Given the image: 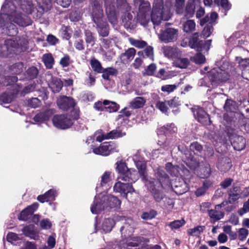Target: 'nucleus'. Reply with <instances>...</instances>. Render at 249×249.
<instances>
[{
  "label": "nucleus",
  "mask_w": 249,
  "mask_h": 249,
  "mask_svg": "<svg viewBox=\"0 0 249 249\" xmlns=\"http://www.w3.org/2000/svg\"><path fill=\"white\" fill-rule=\"evenodd\" d=\"M249 211V198L248 200L244 203L242 208L238 210V213L240 215L242 216L247 212Z\"/></svg>",
  "instance_id": "obj_64"
},
{
  "label": "nucleus",
  "mask_w": 249,
  "mask_h": 249,
  "mask_svg": "<svg viewBox=\"0 0 249 249\" xmlns=\"http://www.w3.org/2000/svg\"><path fill=\"white\" fill-rule=\"evenodd\" d=\"M107 147H108L109 155L111 153L119 151V146L113 142H107Z\"/></svg>",
  "instance_id": "obj_58"
},
{
  "label": "nucleus",
  "mask_w": 249,
  "mask_h": 249,
  "mask_svg": "<svg viewBox=\"0 0 249 249\" xmlns=\"http://www.w3.org/2000/svg\"><path fill=\"white\" fill-rule=\"evenodd\" d=\"M204 230L202 226H198L187 230V233L191 236H198Z\"/></svg>",
  "instance_id": "obj_47"
},
{
  "label": "nucleus",
  "mask_w": 249,
  "mask_h": 249,
  "mask_svg": "<svg viewBox=\"0 0 249 249\" xmlns=\"http://www.w3.org/2000/svg\"><path fill=\"white\" fill-rule=\"evenodd\" d=\"M146 102V99L143 97H136L133 99L128 104L129 107L133 109L143 107Z\"/></svg>",
  "instance_id": "obj_22"
},
{
  "label": "nucleus",
  "mask_w": 249,
  "mask_h": 249,
  "mask_svg": "<svg viewBox=\"0 0 249 249\" xmlns=\"http://www.w3.org/2000/svg\"><path fill=\"white\" fill-rule=\"evenodd\" d=\"M48 112H41L36 114L34 118V120L37 123H41L49 119Z\"/></svg>",
  "instance_id": "obj_46"
},
{
  "label": "nucleus",
  "mask_w": 249,
  "mask_h": 249,
  "mask_svg": "<svg viewBox=\"0 0 249 249\" xmlns=\"http://www.w3.org/2000/svg\"><path fill=\"white\" fill-rule=\"evenodd\" d=\"M52 3L50 0H42L41 3H39L37 10V17H40L43 13L50 10L52 7Z\"/></svg>",
  "instance_id": "obj_24"
},
{
  "label": "nucleus",
  "mask_w": 249,
  "mask_h": 249,
  "mask_svg": "<svg viewBox=\"0 0 249 249\" xmlns=\"http://www.w3.org/2000/svg\"><path fill=\"white\" fill-rule=\"evenodd\" d=\"M104 104L105 105V109L109 112L117 111L119 108V105L114 102H110L108 100H105Z\"/></svg>",
  "instance_id": "obj_38"
},
{
  "label": "nucleus",
  "mask_w": 249,
  "mask_h": 249,
  "mask_svg": "<svg viewBox=\"0 0 249 249\" xmlns=\"http://www.w3.org/2000/svg\"><path fill=\"white\" fill-rule=\"evenodd\" d=\"M178 31L173 28H167L160 31L159 34V39L162 42L168 43L173 42L177 40Z\"/></svg>",
  "instance_id": "obj_11"
},
{
  "label": "nucleus",
  "mask_w": 249,
  "mask_h": 249,
  "mask_svg": "<svg viewBox=\"0 0 249 249\" xmlns=\"http://www.w3.org/2000/svg\"><path fill=\"white\" fill-rule=\"evenodd\" d=\"M140 238L138 237L129 238L127 241V243L124 246L120 247V249H129V247H136L138 246L140 243Z\"/></svg>",
  "instance_id": "obj_39"
},
{
  "label": "nucleus",
  "mask_w": 249,
  "mask_h": 249,
  "mask_svg": "<svg viewBox=\"0 0 249 249\" xmlns=\"http://www.w3.org/2000/svg\"><path fill=\"white\" fill-rule=\"evenodd\" d=\"M107 136V133L105 134L103 133L102 130H98L94 133L93 136H90L87 139L86 142L89 144L90 143V142H92L94 140H96L97 142H101L103 140L108 139Z\"/></svg>",
  "instance_id": "obj_25"
},
{
  "label": "nucleus",
  "mask_w": 249,
  "mask_h": 249,
  "mask_svg": "<svg viewBox=\"0 0 249 249\" xmlns=\"http://www.w3.org/2000/svg\"><path fill=\"white\" fill-rule=\"evenodd\" d=\"M137 20L141 25L143 26H146L150 21L149 13L139 12Z\"/></svg>",
  "instance_id": "obj_36"
},
{
  "label": "nucleus",
  "mask_w": 249,
  "mask_h": 249,
  "mask_svg": "<svg viewBox=\"0 0 249 249\" xmlns=\"http://www.w3.org/2000/svg\"><path fill=\"white\" fill-rule=\"evenodd\" d=\"M171 17L170 8L167 5H162L159 3L153 6L151 17L153 24L158 25L162 20H168Z\"/></svg>",
  "instance_id": "obj_7"
},
{
  "label": "nucleus",
  "mask_w": 249,
  "mask_h": 249,
  "mask_svg": "<svg viewBox=\"0 0 249 249\" xmlns=\"http://www.w3.org/2000/svg\"><path fill=\"white\" fill-rule=\"evenodd\" d=\"M119 220H125V224L124 226L122 227L120 231L121 232L125 229L129 228L130 231H133L134 229L136 227V223L133 220L130 218H128L126 219L124 217L120 216H114V217H108L105 218L99 227V230L102 233H108L111 231L112 228L114 226L116 222Z\"/></svg>",
  "instance_id": "obj_5"
},
{
  "label": "nucleus",
  "mask_w": 249,
  "mask_h": 249,
  "mask_svg": "<svg viewBox=\"0 0 249 249\" xmlns=\"http://www.w3.org/2000/svg\"><path fill=\"white\" fill-rule=\"evenodd\" d=\"M57 193L56 191L53 189H50L44 194L39 195L37 196V199L41 203L55 200Z\"/></svg>",
  "instance_id": "obj_21"
},
{
  "label": "nucleus",
  "mask_w": 249,
  "mask_h": 249,
  "mask_svg": "<svg viewBox=\"0 0 249 249\" xmlns=\"http://www.w3.org/2000/svg\"><path fill=\"white\" fill-rule=\"evenodd\" d=\"M26 73L28 79H33L37 76L38 70L36 67H31L27 70Z\"/></svg>",
  "instance_id": "obj_57"
},
{
  "label": "nucleus",
  "mask_w": 249,
  "mask_h": 249,
  "mask_svg": "<svg viewBox=\"0 0 249 249\" xmlns=\"http://www.w3.org/2000/svg\"><path fill=\"white\" fill-rule=\"evenodd\" d=\"M217 18L218 14L215 12H212L211 14L210 17H209V16L207 15L200 20V25L201 26H203L207 22L213 25V23H215L216 20Z\"/></svg>",
  "instance_id": "obj_34"
},
{
  "label": "nucleus",
  "mask_w": 249,
  "mask_h": 249,
  "mask_svg": "<svg viewBox=\"0 0 249 249\" xmlns=\"http://www.w3.org/2000/svg\"><path fill=\"white\" fill-rule=\"evenodd\" d=\"M162 49L164 55L168 58H174L178 56L179 51L176 48L165 46Z\"/></svg>",
  "instance_id": "obj_26"
},
{
  "label": "nucleus",
  "mask_w": 249,
  "mask_h": 249,
  "mask_svg": "<svg viewBox=\"0 0 249 249\" xmlns=\"http://www.w3.org/2000/svg\"><path fill=\"white\" fill-rule=\"evenodd\" d=\"M231 143L234 149L236 150H242L245 147V140L242 136L235 137L234 139L231 140Z\"/></svg>",
  "instance_id": "obj_27"
},
{
  "label": "nucleus",
  "mask_w": 249,
  "mask_h": 249,
  "mask_svg": "<svg viewBox=\"0 0 249 249\" xmlns=\"http://www.w3.org/2000/svg\"><path fill=\"white\" fill-rule=\"evenodd\" d=\"M150 8V4L148 1H143L139 4V12H142L145 13H149L148 12Z\"/></svg>",
  "instance_id": "obj_56"
},
{
  "label": "nucleus",
  "mask_w": 249,
  "mask_h": 249,
  "mask_svg": "<svg viewBox=\"0 0 249 249\" xmlns=\"http://www.w3.org/2000/svg\"><path fill=\"white\" fill-rule=\"evenodd\" d=\"M85 36L86 43L91 46H93L96 41V38L94 34L89 30H86L85 32Z\"/></svg>",
  "instance_id": "obj_45"
},
{
  "label": "nucleus",
  "mask_w": 249,
  "mask_h": 249,
  "mask_svg": "<svg viewBox=\"0 0 249 249\" xmlns=\"http://www.w3.org/2000/svg\"><path fill=\"white\" fill-rule=\"evenodd\" d=\"M174 102V100L168 102L158 101L156 104V106L161 112L166 113L167 112L168 109V106H170V107H173V103Z\"/></svg>",
  "instance_id": "obj_33"
},
{
  "label": "nucleus",
  "mask_w": 249,
  "mask_h": 249,
  "mask_svg": "<svg viewBox=\"0 0 249 249\" xmlns=\"http://www.w3.org/2000/svg\"><path fill=\"white\" fill-rule=\"evenodd\" d=\"M133 160L135 163L139 174L142 177V179L145 181V184L147 188L152 193L153 197L157 202H160L163 198V195L160 192V188H167L172 187V183L169 180L167 175L160 169H158L156 175L159 181L155 179H149L145 175V162L143 159L139 154H136L133 157Z\"/></svg>",
  "instance_id": "obj_1"
},
{
  "label": "nucleus",
  "mask_w": 249,
  "mask_h": 249,
  "mask_svg": "<svg viewBox=\"0 0 249 249\" xmlns=\"http://www.w3.org/2000/svg\"><path fill=\"white\" fill-rule=\"evenodd\" d=\"M190 148L192 151L189 150L185 151L182 158L188 167L191 169L195 170L199 165V162L195 156V151L200 152L202 147L198 142H195L191 144Z\"/></svg>",
  "instance_id": "obj_8"
},
{
  "label": "nucleus",
  "mask_w": 249,
  "mask_h": 249,
  "mask_svg": "<svg viewBox=\"0 0 249 249\" xmlns=\"http://www.w3.org/2000/svg\"><path fill=\"white\" fill-rule=\"evenodd\" d=\"M40 103V100L37 98H32L27 101L28 105L33 108L39 107Z\"/></svg>",
  "instance_id": "obj_59"
},
{
  "label": "nucleus",
  "mask_w": 249,
  "mask_h": 249,
  "mask_svg": "<svg viewBox=\"0 0 249 249\" xmlns=\"http://www.w3.org/2000/svg\"><path fill=\"white\" fill-rule=\"evenodd\" d=\"M211 169L209 164H206L200 168L199 176L201 178H207L210 175Z\"/></svg>",
  "instance_id": "obj_52"
},
{
  "label": "nucleus",
  "mask_w": 249,
  "mask_h": 249,
  "mask_svg": "<svg viewBox=\"0 0 249 249\" xmlns=\"http://www.w3.org/2000/svg\"><path fill=\"white\" fill-rule=\"evenodd\" d=\"M103 198L104 199V201L105 202V204L107 205V208H116L120 206L121 205L120 200L116 196L104 194Z\"/></svg>",
  "instance_id": "obj_19"
},
{
  "label": "nucleus",
  "mask_w": 249,
  "mask_h": 249,
  "mask_svg": "<svg viewBox=\"0 0 249 249\" xmlns=\"http://www.w3.org/2000/svg\"><path fill=\"white\" fill-rule=\"evenodd\" d=\"M111 172L109 171L105 172L101 177V183L96 187L97 191H100V188H103L102 191L108 190L110 187L111 183Z\"/></svg>",
  "instance_id": "obj_17"
},
{
  "label": "nucleus",
  "mask_w": 249,
  "mask_h": 249,
  "mask_svg": "<svg viewBox=\"0 0 249 249\" xmlns=\"http://www.w3.org/2000/svg\"><path fill=\"white\" fill-rule=\"evenodd\" d=\"M107 145V142H104L98 148H93V152L97 155H100L102 156H107L109 155Z\"/></svg>",
  "instance_id": "obj_37"
},
{
  "label": "nucleus",
  "mask_w": 249,
  "mask_h": 249,
  "mask_svg": "<svg viewBox=\"0 0 249 249\" xmlns=\"http://www.w3.org/2000/svg\"><path fill=\"white\" fill-rule=\"evenodd\" d=\"M92 18L97 26L99 35L103 37L107 36L109 34V25L104 18L103 10L100 4L93 7Z\"/></svg>",
  "instance_id": "obj_6"
},
{
  "label": "nucleus",
  "mask_w": 249,
  "mask_h": 249,
  "mask_svg": "<svg viewBox=\"0 0 249 249\" xmlns=\"http://www.w3.org/2000/svg\"><path fill=\"white\" fill-rule=\"evenodd\" d=\"M116 170L119 176L118 179L127 183H123L118 180L113 186L115 192L120 193L121 195L126 198L128 194H132L135 192L132 183L135 182L138 178V174L135 170L128 169L125 163L118 162L116 163Z\"/></svg>",
  "instance_id": "obj_3"
},
{
  "label": "nucleus",
  "mask_w": 249,
  "mask_h": 249,
  "mask_svg": "<svg viewBox=\"0 0 249 249\" xmlns=\"http://www.w3.org/2000/svg\"><path fill=\"white\" fill-rule=\"evenodd\" d=\"M209 67L205 66L204 71L202 70V72L205 73L207 72L209 73V76L213 81H224L228 79V74L225 71H223L219 68H214L209 71Z\"/></svg>",
  "instance_id": "obj_10"
},
{
  "label": "nucleus",
  "mask_w": 249,
  "mask_h": 249,
  "mask_svg": "<svg viewBox=\"0 0 249 249\" xmlns=\"http://www.w3.org/2000/svg\"><path fill=\"white\" fill-rule=\"evenodd\" d=\"M38 207V204L36 202L33 203L23 210L18 217L20 220L26 221L32 215L34 212Z\"/></svg>",
  "instance_id": "obj_18"
},
{
  "label": "nucleus",
  "mask_w": 249,
  "mask_h": 249,
  "mask_svg": "<svg viewBox=\"0 0 249 249\" xmlns=\"http://www.w3.org/2000/svg\"><path fill=\"white\" fill-rule=\"evenodd\" d=\"M133 16L129 13H126L123 18V22L126 28H132L133 27Z\"/></svg>",
  "instance_id": "obj_42"
},
{
  "label": "nucleus",
  "mask_w": 249,
  "mask_h": 249,
  "mask_svg": "<svg viewBox=\"0 0 249 249\" xmlns=\"http://www.w3.org/2000/svg\"><path fill=\"white\" fill-rule=\"evenodd\" d=\"M112 0H106L105 5L106 13L109 22L114 26L117 24V18L115 12V8L112 3Z\"/></svg>",
  "instance_id": "obj_12"
},
{
  "label": "nucleus",
  "mask_w": 249,
  "mask_h": 249,
  "mask_svg": "<svg viewBox=\"0 0 249 249\" xmlns=\"http://www.w3.org/2000/svg\"><path fill=\"white\" fill-rule=\"evenodd\" d=\"M224 108L228 112H235L236 110L235 102L232 100H227L224 105Z\"/></svg>",
  "instance_id": "obj_48"
},
{
  "label": "nucleus",
  "mask_w": 249,
  "mask_h": 249,
  "mask_svg": "<svg viewBox=\"0 0 249 249\" xmlns=\"http://www.w3.org/2000/svg\"><path fill=\"white\" fill-rule=\"evenodd\" d=\"M6 237L7 240L12 244H14L15 242L20 240L22 238L21 235H18L14 232L8 233Z\"/></svg>",
  "instance_id": "obj_54"
},
{
  "label": "nucleus",
  "mask_w": 249,
  "mask_h": 249,
  "mask_svg": "<svg viewBox=\"0 0 249 249\" xmlns=\"http://www.w3.org/2000/svg\"><path fill=\"white\" fill-rule=\"evenodd\" d=\"M183 30L186 33H191L196 29V23L194 20L189 19L182 24Z\"/></svg>",
  "instance_id": "obj_35"
},
{
  "label": "nucleus",
  "mask_w": 249,
  "mask_h": 249,
  "mask_svg": "<svg viewBox=\"0 0 249 249\" xmlns=\"http://www.w3.org/2000/svg\"><path fill=\"white\" fill-rule=\"evenodd\" d=\"M195 12V6L192 3H188L186 5L185 16L187 18H191Z\"/></svg>",
  "instance_id": "obj_55"
},
{
  "label": "nucleus",
  "mask_w": 249,
  "mask_h": 249,
  "mask_svg": "<svg viewBox=\"0 0 249 249\" xmlns=\"http://www.w3.org/2000/svg\"><path fill=\"white\" fill-rule=\"evenodd\" d=\"M156 212L152 210L149 212L143 213L141 217L144 220H149L154 218L156 215Z\"/></svg>",
  "instance_id": "obj_61"
},
{
  "label": "nucleus",
  "mask_w": 249,
  "mask_h": 249,
  "mask_svg": "<svg viewBox=\"0 0 249 249\" xmlns=\"http://www.w3.org/2000/svg\"><path fill=\"white\" fill-rule=\"evenodd\" d=\"M225 205V203L222 202L219 205H216L214 209H212L209 211L208 214L211 223H214L215 222L223 218L224 216V213L218 210Z\"/></svg>",
  "instance_id": "obj_16"
},
{
  "label": "nucleus",
  "mask_w": 249,
  "mask_h": 249,
  "mask_svg": "<svg viewBox=\"0 0 249 249\" xmlns=\"http://www.w3.org/2000/svg\"><path fill=\"white\" fill-rule=\"evenodd\" d=\"M52 122L55 127L62 129H67L73 124L71 118L68 115L64 114L54 115Z\"/></svg>",
  "instance_id": "obj_9"
},
{
  "label": "nucleus",
  "mask_w": 249,
  "mask_h": 249,
  "mask_svg": "<svg viewBox=\"0 0 249 249\" xmlns=\"http://www.w3.org/2000/svg\"><path fill=\"white\" fill-rule=\"evenodd\" d=\"M125 135V132H124L122 129L120 128L111 131L107 133V138L109 139H117L122 137Z\"/></svg>",
  "instance_id": "obj_43"
},
{
  "label": "nucleus",
  "mask_w": 249,
  "mask_h": 249,
  "mask_svg": "<svg viewBox=\"0 0 249 249\" xmlns=\"http://www.w3.org/2000/svg\"><path fill=\"white\" fill-rule=\"evenodd\" d=\"M136 54V50L133 48L127 49L121 55V58L123 61H131L134 58Z\"/></svg>",
  "instance_id": "obj_32"
},
{
  "label": "nucleus",
  "mask_w": 249,
  "mask_h": 249,
  "mask_svg": "<svg viewBox=\"0 0 249 249\" xmlns=\"http://www.w3.org/2000/svg\"><path fill=\"white\" fill-rule=\"evenodd\" d=\"M22 231L26 236H29L31 238H36V231L33 225H30L24 227L22 229Z\"/></svg>",
  "instance_id": "obj_40"
},
{
  "label": "nucleus",
  "mask_w": 249,
  "mask_h": 249,
  "mask_svg": "<svg viewBox=\"0 0 249 249\" xmlns=\"http://www.w3.org/2000/svg\"><path fill=\"white\" fill-rule=\"evenodd\" d=\"M103 195L104 194H100L95 196L93 203L90 208L92 213L97 214L107 208V205L105 204L103 198Z\"/></svg>",
  "instance_id": "obj_13"
},
{
  "label": "nucleus",
  "mask_w": 249,
  "mask_h": 249,
  "mask_svg": "<svg viewBox=\"0 0 249 249\" xmlns=\"http://www.w3.org/2000/svg\"><path fill=\"white\" fill-rule=\"evenodd\" d=\"M130 43L138 48H143L147 45V43L143 40L135 39L133 38H129Z\"/></svg>",
  "instance_id": "obj_49"
},
{
  "label": "nucleus",
  "mask_w": 249,
  "mask_h": 249,
  "mask_svg": "<svg viewBox=\"0 0 249 249\" xmlns=\"http://www.w3.org/2000/svg\"><path fill=\"white\" fill-rule=\"evenodd\" d=\"M198 36V33H194L189 41V44L192 48H201L203 45V41L200 40Z\"/></svg>",
  "instance_id": "obj_30"
},
{
  "label": "nucleus",
  "mask_w": 249,
  "mask_h": 249,
  "mask_svg": "<svg viewBox=\"0 0 249 249\" xmlns=\"http://www.w3.org/2000/svg\"><path fill=\"white\" fill-rule=\"evenodd\" d=\"M2 72V67L0 64V74ZM18 80V78L16 76L1 77L0 79V85H2L4 86H7L9 85H11Z\"/></svg>",
  "instance_id": "obj_31"
},
{
  "label": "nucleus",
  "mask_w": 249,
  "mask_h": 249,
  "mask_svg": "<svg viewBox=\"0 0 249 249\" xmlns=\"http://www.w3.org/2000/svg\"><path fill=\"white\" fill-rule=\"evenodd\" d=\"M18 5L25 13L28 14H32L35 10L37 9L34 8L32 2L28 0H23L22 2H21Z\"/></svg>",
  "instance_id": "obj_29"
},
{
  "label": "nucleus",
  "mask_w": 249,
  "mask_h": 249,
  "mask_svg": "<svg viewBox=\"0 0 249 249\" xmlns=\"http://www.w3.org/2000/svg\"><path fill=\"white\" fill-rule=\"evenodd\" d=\"M57 104L59 107L63 110L72 108L74 107L75 103L73 99L66 96H60L57 99Z\"/></svg>",
  "instance_id": "obj_15"
},
{
  "label": "nucleus",
  "mask_w": 249,
  "mask_h": 249,
  "mask_svg": "<svg viewBox=\"0 0 249 249\" xmlns=\"http://www.w3.org/2000/svg\"><path fill=\"white\" fill-rule=\"evenodd\" d=\"M213 31V25L208 23L202 31L201 35L203 37L206 38L210 36Z\"/></svg>",
  "instance_id": "obj_50"
},
{
  "label": "nucleus",
  "mask_w": 249,
  "mask_h": 249,
  "mask_svg": "<svg viewBox=\"0 0 249 249\" xmlns=\"http://www.w3.org/2000/svg\"><path fill=\"white\" fill-rule=\"evenodd\" d=\"M166 169L167 172L173 176L177 177L178 175H180L182 176V174L180 172L185 173L186 172H188V171L184 168L181 169L180 171L178 169V167L176 166H173L172 164L170 162H168L166 164Z\"/></svg>",
  "instance_id": "obj_23"
},
{
  "label": "nucleus",
  "mask_w": 249,
  "mask_h": 249,
  "mask_svg": "<svg viewBox=\"0 0 249 249\" xmlns=\"http://www.w3.org/2000/svg\"><path fill=\"white\" fill-rule=\"evenodd\" d=\"M193 111L195 118L199 123L204 125L210 124L211 121L209 115L203 108L200 107L194 108H193Z\"/></svg>",
  "instance_id": "obj_14"
},
{
  "label": "nucleus",
  "mask_w": 249,
  "mask_h": 249,
  "mask_svg": "<svg viewBox=\"0 0 249 249\" xmlns=\"http://www.w3.org/2000/svg\"><path fill=\"white\" fill-rule=\"evenodd\" d=\"M164 136L160 135L159 138L160 140L158 141V144L163 147L164 149L167 150L170 146L169 142L164 141Z\"/></svg>",
  "instance_id": "obj_62"
},
{
  "label": "nucleus",
  "mask_w": 249,
  "mask_h": 249,
  "mask_svg": "<svg viewBox=\"0 0 249 249\" xmlns=\"http://www.w3.org/2000/svg\"><path fill=\"white\" fill-rule=\"evenodd\" d=\"M156 69V65L154 64H151L148 68L145 70V71L143 72V74L144 75H152L153 74L154 71H155Z\"/></svg>",
  "instance_id": "obj_63"
},
{
  "label": "nucleus",
  "mask_w": 249,
  "mask_h": 249,
  "mask_svg": "<svg viewBox=\"0 0 249 249\" xmlns=\"http://www.w3.org/2000/svg\"><path fill=\"white\" fill-rule=\"evenodd\" d=\"M191 60L194 62H204L206 61L205 57L200 53H197L191 57Z\"/></svg>",
  "instance_id": "obj_60"
},
{
  "label": "nucleus",
  "mask_w": 249,
  "mask_h": 249,
  "mask_svg": "<svg viewBox=\"0 0 249 249\" xmlns=\"http://www.w3.org/2000/svg\"><path fill=\"white\" fill-rule=\"evenodd\" d=\"M139 56L135 59V62H140L142 61V58L147 57L149 58L150 61H154L153 49L151 46L147 47L144 51H139L137 53Z\"/></svg>",
  "instance_id": "obj_20"
},
{
  "label": "nucleus",
  "mask_w": 249,
  "mask_h": 249,
  "mask_svg": "<svg viewBox=\"0 0 249 249\" xmlns=\"http://www.w3.org/2000/svg\"><path fill=\"white\" fill-rule=\"evenodd\" d=\"M160 131L166 134H173L177 132V128L173 123H170L161 127L160 128Z\"/></svg>",
  "instance_id": "obj_41"
},
{
  "label": "nucleus",
  "mask_w": 249,
  "mask_h": 249,
  "mask_svg": "<svg viewBox=\"0 0 249 249\" xmlns=\"http://www.w3.org/2000/svg\"><path fill=\"white\" fill-rule=\"evenodd\" d=\"M14 22L19 26L26 27L32 24V20L25 15L18 11L15 4L11 2L2 5L0 13V27L6 29L9 36L17 34V28Z\"/></svg>",
  "instance_id": "obj_2"
},
{
  "label": "nucleus",
  "mask_w": 249,
  "mask_h": 249,
  "mask_svg": "<svg viewBox=\"0 0 249 249\" xmlns=\"http://www.w3.org/2000/svg\"><path fill=\"white\" fill-rule=\"evenodd\" d=\"M185 220L182 218L180 220H177L170 222L169 224V226L170 227L171 230H176L183 226L185 224Z\"/></svg>",
  "instance_id": "obj_51"
},
{
  "label": "nucleus",
  "mask_w": 249,
  "mask_h": 249,
  "mask_svg": "<svg viewBox=\"0 0 249 249\" xmlns=\"http://www.w3.org/2000/svg\"><path fill=\"white\" fill-rule=\"evenodd\" d=\"M26 40L20 37H9L3 45L0 46V57H11L23 51Z\"/></svg>",
  "instance_id": "obj_4"
},
{
  "label": "nucleus",
  "mask_w": 249,
  "mask_h": 249,
  "mask_svg": "<svg viewBox=\"0 0 249 249\" xmlns=\"http://www.w3.org/2000/svg\"><path fill=\"white\" fill-rule=\"evenodd\" d=\"M118 71L116 69L113 68H108L104 69L102 77L104 79L109 80L110 75H116Z\"/></svg>",
  "instance_id": "obj_44"
},
{
  "label": "nucleus",
  "mask_w": 249,
  "mask_h": 249,
  "mask_svg": "<svg viewBox=\"0 0 249 249\" xmlns=\"http://www.w3.org/2000/svg\"><path fill=\"white\" fill-rule=\"evenodd\" d=\"M14 94L9 95L7 93H4L0 96V104L9 103L12 102L15 97Z\"/></svg>",
  "instance_id": "obj_53"
},
{
  "label": "nucleus",
  "mask_w": 249,
  "mask_h": 249,
  "mask_svg": "<svg viewBox=\"0 0 249 249\" xmlns=\"http://www.w3.org/2000/svg\"><path fill=\"white\" fill-rule=\"evenodd\" d=\"M48 85L53 92H58L63 86V83L59 79L52 77L51 81L49 82Z\"/></svg>",
  "instance_id": "obj_28"
}]
</instances>
